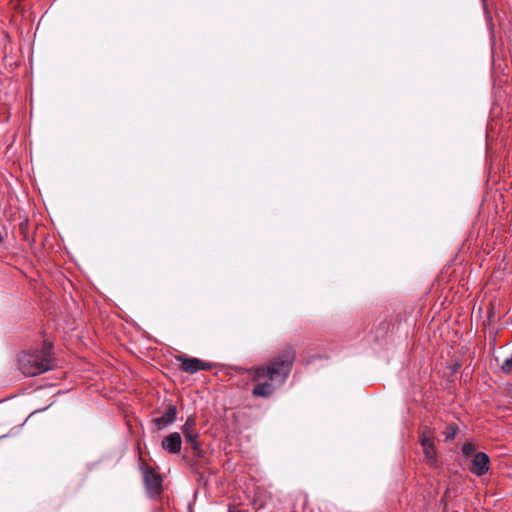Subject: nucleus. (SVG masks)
Instances as JSON below:
<instances>
[{"mask_svg":"<svg viewBox=\"0 0 512 512\" xmlns=\"http://www.w3.org/2000/svg\"><path fill=\"white\" fill-rule=\"evenodd\" d=\"M295 350L292 346L284 347L265 366L251 368L249 374L255 382L252 394L255 397H270L276 386L282 385L288 378L294 360Z\"/></svg>","mask_w":512,"mask_h":512,"instance_id":"1","label":"nucleus"},{"mask_svg":"<svg viewBox=\"0 0 512 512\" xmlns=\"http://www.w3.org/2000/svg\"><path fill=\"white\" fill-rule=\"evenodd\" d=\"M51 350L52 346L45 344L41 350L21 354L18 360L19 369L28 377H33L51 370L54 367Z\"/></svg>","mask_w":512,"mask_h":512,"instance_id":"2","label":"nucleus"},{"mask_svg":"<svg viewBox=\"0 0 512 512\" xmlns=\"http://www.w3.org/2000/svg\"><path fill=\"white\" fill-rule=\"evenodd\" d=\"M145 488L150 497L159 495L162 491V477L154 469H143Z\"/></svg>","mask_w":512,"mask_h":512,"instance_id":"3","label":"nucleus"},{"mask_svg":"<svg viewBox=\"0 0 512 512\" xmlns=\"http://www.w3.org/2000/svg\"><path fill=\"white\" fill-rule=\"evenodd\" d=\"M176 360L181 363L180 369L189 374H194L200 370H210L212 368L211 363L198 358H189L184 355H179L176 356Z\"/></svg>","mask_w":512,"mask_h":512,"instance_id":"4","label":"nucleus"},{"mask_svg":"<svg viewBox=\"0 0 512 512\" xmlns=\"http://www.w3.org/2000/svg\"><path fill=\"white\" fill-rule=\"evenodd\" d=\"M196 426V418L194 416H189L185 423L181 427V431L184 434L185 440L191 444L192 449L198 454L201 449L198 443L199 434L195 430Z\"/></svg>","mask_w":512,"mask_h":512,"instance_id":"5","label":"nucleus"},{"mask_svg":"<svg viewBox=\"0 0 512 512\" xmlns=\"http://www.w3.org/2000/svg\"><path fill=\"white\" fill-rule=\"evenodd\" d=\"M420 443L423 448L424 456L429 464L436 463V449L433 442V435L429 429H425L420 436Z\"/></svg>","mask_w":512,"mask_h":512,"instance_id":"6","label":"nucleus"},{"mask_svg":"<svg viewBox=\"0 0 512 512\" xmlns=\"http://www.w3.org/2000/svg\"><path fill=\"white\" fill-rule=\"evenodd\" d=\"M490 469V458L484 452H477L474 454L470 471L477 477L485 475Z\"/></svg>","mask_w":512,"mask_h":512,"instance_id":"7","label":"nucleus"},{"mask_svg":"<svg viewBox=\"0 0 512 512\" xmlns=\"http://www.w3.org/2000/svg\"><path fill=\"white\" fill-rule=\"evenodd\" d=\"M181 435L178 432H173L166 436L161 443L164 450L171 454H177L181 451Z\"/></svg>","mask_w":512,"mask_h":512,"instance_id":"8","label":"nucleus"},{"mask_svg":"<svg viewBox=\"0 0 512 512\" xmlns=\"http://www.w3.org/2000/svg\"><path fill=\"white\" fill-rule=\"evenodd\" d=\"M177 419V408L174 405H169L165 413L153 420L158 429H163L173 424Z\"/></svg>","mask_w":512,"mask_h":512,"instance_id":"9","label":"nucleus"},{"mask_svg":"<svg viewBox=\"0 0 512 512\" xmlns=\"http://www.w3.org/2000/svg\"><path fill=\"white\" fill-rule=\"evenodd\" d=\"M477 452H475V446L470 443V442H466L463 444L462 446V454L465 456V457H470V456H474V454H476Z\"/></svg>","mask_w":512,"mask_h":512,"instance_id":"10","label":"nucleus"},{"mask_svg":"<svg viewBox=\"0 0 512 512\" xmlns=\"http://www.w3.org/2000/svg\"><path fill=\"white\" fill-rule=\"evenodd\" d=\"M455 435H456V428L453 427V426H449L447 428V431L445 433V440L446 441H451L455 438Z\"/></svg>","mask_w":512,"mask_h":512,"instance_id":"11","label":"nucleus"},{"mask_svg":"<svg viewBox=\"0 0 512 512\" xmlns=\"http://www.w3.org/2000/svg\"><path fill=\"white\" fill-rule=\"evenodd\" d=\"M482 1V4H483V9L484 11L487 13V4H486V0H481Z\"/></svg>","mask_w":512,"mask_h":512,"instance_id":"12","label":"nucleus"},{"mask_svg":"<svg viewBox=\"0 0 512 512\" xmlns=\"http://www.w3.org/2000/svg\"><path fill=\"white\" fill-rule=\"evenodd\" d=\"M228 512H241L240 510H236L234 507L229 506Z\"/></svg>","mask_w":512,"mask_h":512,"instance_id":"13","label":"nucleus"}]
</instances>
